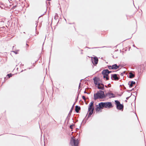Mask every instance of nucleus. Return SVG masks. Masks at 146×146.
<instances>
[{
	"instance_id": "nucleus-1",
	"label": "nucleus",
	"mask_w": 146,
	"mask_h": 146,
	"mask_svg": "<svg viewBox=\"0 0 146 146\" xmlns=\"http://www.w3.org/2000/svg\"><path fill=\"white\" fill-rule=\"evenodd\" d=\"M105 97L104 92L103 91L100 90L97 93L94 95V100H96L98 99H103Z\"/></svg>"
},
{
	"instance_id": "nucleus-10",
	"label": "nucleus",
	"mask_w": 146,
	"mask_h": 146,
	"mask_svg": "<svg viewBox=\"0 0 146 146\" xmlns=\"http://www.w3.org/2000/svg\"><path fill=\"white\" fill-rule=\"evenodd\" d=\"M106 96L109 97V98H114L115 97V95L112 93L108 92L106 95Z\"/></svg>"
},
{
	"instance_id": "nucleus-24",
	"label": "nucleus",
	"mask_w": 146,
	"mask_h": 146,
	"mask_svg": "<svg viewBox=\"0 0 146 146\" xmlns=\"http://www.w3.org/2000/svg\"><path fill=\"white\" fill-rule=\"evenodd\" d=\"M128 97H127L126 98V99L127 100L128 99Z\"/></svg>"
},
{
	"instance_id": "nucleus-6",
	"label": "nucleus",
	"mask_w": 146,
	"mask_h": 146,
	"mask_svg": "<svg viewBox=\"0 0 146 146\" xmlns=\"http://www.w3.org/2000/svg\"><path fill=\"white\" fill-rule=\"evenodd\" d=\"M115 102L117 109L119 110H123V105L121 104L120 102L117 100H115Z\"/></svg>"
},
{
	"instance_id": "nucleus-14",
	"label": "nucleus",
	"mask_w": 146,
	"mask_h": 146,
	"mask_svg": "<svg viewBox=\"0 0 146 146\" xmlns=\"http://www.w3.org/2000/svg\"><path fill=\"white\" fill-rule=\"evenodd\" d=\"M80 109V107H78V106H76L75 107V111L76 112L78 113L79 110Z\"/></svg>"
},
{
	"instance_id": "nucleus-17",
	"label": "nucleus",
	"mask_w": 146,
	"mask_h": 146,
	"mask_svg": "<svg viewBox=\"0 0 146 146\" xmlns=\"http://www.w3.org/2000/svg\"><path fill=\"white\" fill-rule=\"evenodd\" d=\"M7 76H9V78L12 76L11 74H7Z\"/></svg>"
},
{
	"instance_id": "nucleus-25",
	"label": "nucleus",
	"mask_w": 146,
	"mask_h": 146,
	"mask_svg": "<svg viewBox=\"0 0 146 146\" xmlns=\"http://www.w3.org/2000/svg\"><path fill=\"white\" fill-rule=\"evenodd\" d=\"M105 86L106 87V88H107V86Z\"/></svg>"
},
{
	"instance_id": "nucleus-20",
	"label": "nucleus",
	"mask_w": 146,
	"mask_h": 146,
	"mask_svg": "<svg viewBox=\"0 0 146 146\" xmlns=\"http://www.w3.org/2000/svg\"><path fill=\"white\" fill-rule=\"evenodd\" d=\"M74 125V124L70 126V127L71 129H73V126Z\"/></svg>"
},
{
	"instance_id": "nucleus-13",
	"label": "nucleus",
	"mask_w": 146,
	"mask_h": 146,
	"mask_svg": "<svg viewBox=\"0 0 146 146\" xmlns=\"http://www.w3.org/2000/svg\"><path fill=\"white\" fill-rule=\"evenodd\" d=\"M113 69H117L119 68V66H118L116 64L112 65Z\"/></svg>"
},
{
	"instance_id": "nucleus-7",
	"label": "nucleus",
	"mask_w": 146,
	"mask_h": 146,
	"mask_svg": "<svg viewBox=\"0 0 146 146\" xmlns=\"http://www.w3.org/2000/svg\"><path fill=\"white\" fill-rule=\"evenodd\" d=\"M96 110L97 112H101V110L104 108L102 103L100 102L98 104V105H96Z\"/></svg>"
},
{
	"instance_id": "nucleus-8",
	"label": "nucleus",
	"mask_w": 146,
	"mask_h": 146,
	"mask_svg": "<svg viewBox=\"0 0 146 146\" xmlns=\"http://www.w3.org/2000/svg\"><path fill=\"white\" fill-rule=\"evenodd\" d=\"M93 80L94 83L96 85H98L101 82L100 78L98 77H95L93 78Z\"/></svg>"
},
{
	"instance_id": "nucleus-11",
	"label": "nucleus",
	"mask_w": 146,
	"mask_h": 146,
	"mask_svg": "<svg viewBox=\"0 0 146 146\" xmlns=\"http://www.w3.org/2000/svg\"><path fill=\"white\" fill-rule=\"evenodd\" d=\"M98 88L99 89L103 90H104V85L100 83L98 85Z\"/></svg>"
},
{
	"instance_id": "nucleus-4",
	"label": "nucleus",
	"mask_w": 146,
	"mask_h": 146,
	"mask_svg": "<svg viewBox=\"0 0 146 146\" xmlns=\"http://www.w3.org/2000/svg\"><path fill=\"white\" fill-rule=\"evenodd\" d=\"M108 69L104 70L102 72V74L104 75L103 78H106V80H108L109 79L108 76Z\"/></svg>"
},
{
	"instance_id": "nucleus-12",
	"label": "nucleus",
	"mask_w": 146,
	"mask_h": 146,
	"mask_svg": "<svg viewBox=\"0 0 146 146\" xmlns=\"http://www.w3.org/2000/svg\"><path fill=\"white\" fill-rule=\"evenodd\" d=\"M111 78L112 79V78H113L115 80H118L119 79V78L117 77V76L116 74H114L112 75L111 76Z\"/></svg>"
},
{
	"instance_id": "nucleus-23",
	"label": "nucleus",
	"mask_w": 146,
	"mask_h": 146,
	"mask_svg": "<svg viewBox=\"0 0 146 146\" xmlns=\"http://www.w3.org/2000/svg\"><path fill=\"white\" fill-rule=\"evenodd\" d=\"M86 93V91H85L84 92V93Z\"/></svg>"
},
{
	"instance_id": "nucleus-18",
	"label": "nucleus",
	"mask_w": 146,
	"mask_h": 146,
	"mask_svg": "<svg viewBox=\"0 0 146 146\" xmlns=\"http://www.w3.org/2000/svg\"><path fill=\"white\" fill-rule=\"evenodd\" d=\"M108 68L110 69H113L112 66H108Z\"/></svg>"
},
{
	"instance_id": "nucleus-21",
	"label": "nucleus",
	"mask_w": 146,
	"mask_h": 146,
	"mask_svg": "<svg viewBox=\"0 0 146 146\" xmlns=\"http://www.w3.org/2000/svg\"><path fill=\"white\" fill-rule=\"evenodd\" d=\"M82 98H83V99L84 100H86V98H85V96H82Z\"/></svg>"
},
{
	"instance_id": "nucleus-26",
	"label": "nucleus",
	"mask_w": 146,
	"mask_h": 146,
	"mask_svg": "<svg viewBox=\"0 0 146 146\" xmlns=\"http://www.w3.org/2000/svg\"><path fill=\"white\" fill-rule=\"evenodd\" d=\"M125 101L127 102V100H125Z\"/></svg>"
},
{
	"instance_id": "nucleus-3",
	"label": "nucleus",
	"mask_w": 146,
	"mask_h": 146,
	"mask_svg": "<svg viewBox=\"0 0 146 146\" xmlns=\"http://www.w3.org/2000/svg\"><path fill=\"white\" fill-rule=\"evenodd\" d=\"M70 143L72 146H77L78 144V139L76 140L73 137H72L70 139Z\"/></svg>"
},
{
	"instance_id": "nucleus-9",
	"label": "nucleus",
	"mask_w": 146,
	"mask_h": 146,
	"mask_svg": "<svg viewBox=\"0 0 146 146\" xmlns=\"http://www.w3.org/2000/svg\"><path fill=\"white\" fill-rule=\"evenodd\" d=\"M92 62L94 65H96L98 63V59L96 57H92L91 58Z\"/></svg>"
},
{
	"instance_id": "nucleus-2",
	"label": "nucleus",
	"mask_w": 146,
	"mask_h": 146,
	"mask_svg": "<svg viewBox=\"0 0 146 146\" xmlns=\"http://www.w3.org/2000/svg\"><path fill=\"white\" fill-rule=\"evenodd\" d=\"M94 102L93 101L91 102L89 104L88 112V117H89L93 114L94 110Z\"/></svg>"
},
{
	"instance_id": "nucleus-22",
	"label": "nucleus",
	"mask_w": 146,
	"mask_h": 146,
	"mask_svg": "<svg viewBox=\"0 0 146 146\" xmlns=\"http://www.w3.org/2000/svg\"><path fill=\"white\" fill-rule=\"evenodd\" d=\"M111 72V71H110L108 70V72H109V74Z\"/></svg>"
},
{
	"instance_id": "nucleus-15",
	"label": "nucleus",
	"mask_w": 146,
	"mask_h": 146,
	"mask_svg": "<svg viewBox=\"0 0 146 146\" xmlns=\"http://www.w3.org/2000/svg\"><path fill=\"white\" fill-rule=\"evenodd\" d=\"M129 78H133L135 77V75L133 74L132 73L130 72L129 73Z\"/></svg>"
},
{
	"instance_id": "nucleus-5",
	"label": "nucleus",
	"mask_w": 146,
	"mask_h": 146,
	"mask_svg": "<svg viewBox=\"0 0 146 146\" xmlns=\"http://www.w3.org/2000/svg\"><path fill=\"white\" fill-rule=\"evenodd\" d=\"M104 108H110L113 107L111 103V102H102Z\"/></svg>"
},
{
	"instance_id": "nucleus-16",
	"label": "nucleus",
	"mask_w": 146,
	"mask_h": 146,
	"mask_svg": "<svg viewBox=\"0 0 146 146\" xmlns=\"http://www.w3.org/2000/svg\"><path fill=\"white\" fill-rule=\"evenodd\" d=\"M135 82L132 81L131 82V84L129 85V86L130 88L132 87L133 86V84H135Z\"/></svg>"
},
{
	"instance_id": "nucleus-19",
	"label": "nucleus",
	"mask_w": 146,
	"mask_h": 146,
	"mask_svg": "<svg viewBox=\"0 0 146 146\" xmlns=\"http://www.w3.org/2000/svg\"><path fill=\"white\" fill-rule=\"evenodd\" d=\"M19 50H17L16 51H13V52L14 53H15L16 54H17L18 53V52L19 51Z\"/></svg>"
}]
</instances>
